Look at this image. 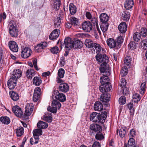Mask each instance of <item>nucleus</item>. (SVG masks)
Returning a JSON list of instances; mask_svg holds the SVG:
<instances>
[{
	"instance_id": "f257e3e1",
	"label": "nucleus",
	"mask_w": 147,
	"mask_h": 147,
	"mask_svg": "<svg viewBox=\"0 0 147 147\" xmlns=\"http://www.w3.org/2000/svg\"><path fill=\"white\" fill-rule=\"evenodd\" d=\"M9 32L12 36L16 37L18 36V30L16 28V25L15 22L11 21L8 25Z\"/></svg>"
},
{
	"instance_id": "f03ea898",
	"label": "nucleus",
	"mask_w": 147,
	"mask_h": 147,
	"mask_svg": "<svg viewBox=\"0 0 147 147\" xmlns=\"http://www.w3.org/2000/svg\"><path fill=\"white\" fill-rule=\"evenodd\" d=\"M142 34L143 37H145L147 35V30L146 28H142L140 33L136 32L133 34L134 40L136 42L139 41L141 39Z\"/></svg>"
},
{
	"instance_id": "7ed1b4c3",
	"label": "nucleus",
	"mask_w": 147,
	"mask_h": 147,
	"mask_svg": "<svg viewBox=\"0 0 147 147\" xmlns=\"http://www.w3.org/2000/svg\"><path fill=\"white\" fill-rule=\"evenodd\" d=\"M61 106L60 103L58 101L54 100L52 103V108L50 106H49L47 108L48 111L53 113H57V109H59Z\"/></svg>"
},
{
	"instance_id": "20e7f679",
	"label": "nucleus",
	"mask_w": 147,
	"mask_h": 147,
	"mask_svg": "<svg viewBox=\"0 0 147 147\" xmlns=\"http://www.w3.org/2000/svg\"><path fill=\"white\" fill-rule=\"evenodd\" d=\"M34 109L32 104H27L25 107V112L24 114L23 118L25 119H28V117L31 115Z\"/></svg>"
},
{
	"instance_id": "39448f33",
	"label": "nucleus",
	"mask_w": 147,
	"mask_h": 147,
	"mask_svg": "<svg viewBox=\"0 0 147 147\" xmlns=\"http://www.w3.org/2000/svg\"><path fill=\"white\" fill-rule=\"evenodd\" d=\"M53 97L58 100L61 102H63L65 101L66 98L65 95L62 93H59L57 90L54 91L52 94Z\"/></svg>"
},
{
	"instance_id": "423d86ee",
	"label": "nucleus",
	"mask_w": 147,
	"mask_h": 147,
	"mask_svg": "<svg viewBox=\"0 0 147 147\" xmlns=\"http://www.w3.org/2000/svg\"><path fill=\"white\" fill-rule=\"evenodd\" d=\"M101 116L100 113H98L95 112H93L90 115V120L93 122H100V119Z\"/></svg>"
},
{
	"instance_id": "0eeeda50",
	"label": "nucleus",
	"mask_w": 147,
	"mask_h": 147,
	"mask_svg": "<svg viewBox=\"0 0 147 147\" xmlns=\"http://www.w3.org/2000/svg\"><path fill=\"white\" fill-rule=\"evenodd\" d=\"M32 53V51L30 48L25 47L22 49L21 56L24 58H26L31 55Z\"/></svg>"
},
{
	"instance_id": "6e6552de",
	"label": "nucleus",
	"mask_w": 147,
	"mask_h": 147,
	"mask_svg": "<svg viewBox=\"0 0 147 147\" xmlns=\"http://www.w3.org/2000/svg\"><path fill=\"white\" fill-rule=\"evenodd\" d=\"M111 88V86L109 82L105 84L102 83L99 87L100 90L102 92L110 91Z\"/></svg>"
},
{
	"instance_id": "1a4fd4ad",
	"label": "nucleus",
	"mask_w": 147,
	"mask_h": 147,
	"mask_svg": "<svg viewBox=\"0 0 147 147\" xmlns=\"http://www.w3.org/2000/svg\"><path fill=\"white\" fill-rule=\"evenodd\" d=\"M73 42V41L69 38L67 37L65 39L64 44L66 50H69L72 48Z\"/></svg>"
},
{
	"instance_id": "9d476101",
	"label": "nucleus",
	"mask_w": 147,
	"mask_h": 147,
	"mask_svg": "<svg viewBox=\"0 0 147 147\" xmlns=\"http://www.w3.org/2000/svg\"><path fill=\"white\" fill-rule=\"evenodd\" d=\"M17 80L16 78L11 77L7 82L8 87L10 89H13L16 86Z\"/></svg>"
},
{
	"instance_id": "9b49d317",
	"label": "nucleus",
	"mask_w": 147,
	"mask_h": 147,
	"mask_svg": "<svg viewBox=\"0 0 147 147\" xmlns=\"http://www.w3.org/2000/svg\"><path fill=\"white\" fill-rule=\"evenodd\" d=\"M99 70L100 72L105 73L107 75H110L111 70L106 64H102L100 67Z\"/></svg>"
},
{
	"instance_id": "f8f14e48",
	"label": "nucleus",
	"mask_w": 147,
	"mask_h": 147,
	"mask_svg": "<svg viewBox=\"0 0 147 147\" xmlns=\"http://www.w3.org/2000/svg\"><path fill=\"white\" fill-rule=\"evenodd\" d=\"M13 112L17 117H21L23 116V112L22 109L19 106H15L12 109Z\"/></svg>"
},
{
	"instance_id": "ddd939ff",
	"label": "nucleus",
	"mask_w": 147,
	"mask_h": 147,
	"mask_svg": "<svg viewBox=\"0 0 147 147\" xmlns=\"http://www.w3.org/2000/svg\"><path fill=\"white\" fill-rule=\"evenodd\" d=\"M82 29L85 31L90 32L92 28V25L91 23L89 21H85L82 24Z\"/></svg>"
},
{
	"instance_id": "4468645a",
	"label": "nucleus",
	"mask_w": 147,
	"mask_h": 147,
	"mask_svg": "<svg viewBox=\"0 0 147 147\" xmlns=\"http://www.w3.org/2000/svg\"><path fill=\"white\" fill-rule=\"evenodd\" d=\"M48 45L47 42H42L35 47V49L38 52H41L47 47Z\"/></svg>"
},
{
	"instance_id": "2eb2a0df",
	"label": "nucleus",
	"mask_w": 147,
	"mask_h": 147,
	"mask_svg": "<svg viewBox=\"0 0 147 147\" xmlns=\"http://www.w3.org/2000/svg\"><path fill=\"white\" fill-rule=\"evenodd\" d=\"M107 45L110 48L113 49L115 48L118 49L117 44L116 41L112 38H109L107 39Z\"/></svg>"
},
{
	"instance_id": "dca6fc26",
	"label": "nucleus",
	"mask_w": 147,
	"mask_h": 147,
	"mask_svg": "<svg viewBox=\"0 0 147 147\" xmlns=\"http://www.w3.org/2000/svg\"><path fill=\"white\" fill-rule=\"evenodd\" d=\"M9 46L10 50L13 52H16L18 51V47L17 43L13 41L9 42Z\"/></svg>"
},
{
	"instance_id": "f3484780",
	"label": "nucleus",
	"mask_w": 147,
	"mask_h": 147,
	"mask_svg": "<svg viewBox=\"0 0 147 147\" xmlns=\"http://www.w3.org/2000/svg\"><path fill=\"white\" fill-rule=\"evenodd\" d=\"M41 94V89L39 87H37L34 90V95L33 97V100L36 102L38 101L40 96Z\"/></svg>"
},
{
	"instance_id": "a211bd4d",
	"label": "nucleus",
	"mask_w": 147,
	"mask_h": 147,
	"mask_svg": "<svg viewBox=\"0 0 147 147\" xmlns=\"http://www.w3.org/2000/svg\"><path fill=\"white\" fill-rule=\"evenodd\" d=\"M59 30L56 29L53 30L50 34L49 38L50 40H53L57 39L59 35Z\"/></svg>"
},
{
	"instance_id": "6ab92c4d",
	"label": "nucleus",
	"mask_w": 147,
	"mask_h": 147,
	"mask_svg": "<svg viewBox=\"0 0 147 147\" xmlns=\"http://www.w3.org/2000/svg\"><path fill=\"white\" fill-rule=\"evenodd\" d=\"M59 89L61 92H66L69 90V86L66 83H61L60 84Z\"/></svg>"
},
{
	"instance_id": "aec40b11",
	"label": "nucleus",
	"mask_w": 147,
	"mask_h": 147,
	"mask_svg": "<svg viewBox=\"0 0 147 147\" xmlns=\"http://www.w3.org/2000/svg\"><path fill=\"white\" fill-rule=\"evenodd\" d=\"M100 19L102 23H108V21L109 20V17L106 13H102L100 16Z\"/></svg>"
},
{
	"instance_id": "412c9836",
	"label": "nucleus",
	"mask_w": 147,
	"mask_h": 147,
	"mask_svg": "<svg viewBox=\"0 0 147 147\" xmlns=\"http://www.w3.org/2000/svg\"><path fill=\"white\" fill-rule=\"evenodd\" d=\"M118 29L121 33H124L127 31V26L125 22H122L118 26Z\"/></svg>"
},
{
	"instance_id": "4be33fe9",
	"label": "nucleus",
	"mask_w": 147,
	"mask_h": 147,
	"mask_svg": "<svg viewBox=\"0 0 147 147\" xmlns=\"http://www.w3.org/2000/svg\"><path fill=\"white\" fill-rule=\"evenodd\" d=\"M134 5L133 0H126L125 3L124 7L127 10L131 9Z\"/></svg>"
},
{
	"instance_id": "5701e85b",
	"label": "nucleus",
	"mask_w": 147,
	"mask_h": 147,
	"mask_svg": "<svg viewBox=\"0 0 147 147\" xmlns=\"http://www.w3.org/2000/svg\"><path fill=\"white\" fill-rule=\"evenodd\" d=\"M91 130L95 132H100L102 131L101 127L97 124H92L90 126Z\"/></svg>"
},
{
	"instance_id": "b1692460",
	"label": "nucleus",
	"mask_w": 147,
	"mask_h": 147,
	"mask_svg": "<svg viewBox=\"0 0 147 147\" xmlns=\"http://www.w3.org/2000/svg\"><path fill=\"white\" fill-rule=\"evenodd\" d=\"M83 46V43L79 40L73 41L72 47L74 49H80Z\"/></svg>"
},
{
	"instance_id": "393cba45",
	"label": "nucleus",
	"mask_w": 147,
	"mask_h": 147,
	"mask_svg": "<svg viewBox=\"0 0 147 147\" xmlns=\"http://www.w3.org/2000/svg\"><path fill=\"white\" fill-rule=\"evenodd\" d=\"M110 95L109 94H102L100 96V100L102 102H106L110 100Z\"/></svg>"
},
{
	"instance_id": "a878e982",
	"label": "nucleus",
	"mask_w": 147,
	"mask_h": 147,
	"mask_svg": "<svg viewBox=\"0 0 147 147\" xmlns=\"http://www.w3.org/2000/svg\"><path fill=\"white\" fill-rule=\"evenodd\" d=\"M22 75V72L19 69H16L14 70L13 72L12 77L16 78V79L20 78Z\"/></svg>"
},
{
	"instance_id": "bb28decb",
	"label": "nucleus",
	"mask_w": 147,
	"mask_h": 147,
	"mask_svg": "<svg viewBox=\"0 0 147 147\" xmlns=\"http://www.w3.org/2000/svg\"><path fill=\"white\" fill-rule=\"evenodd\" d=\"M9 95L11 98L14 101L18 100L19 98V96L16 92L13 91H11L9 92Z\"/></svg>"
},
{
	"instance_id": "cd10ccee",
	"label": "nucleus",
	"mask_w": 147,
	"mask_h": 147,
	"mask_svg": "<svg viewBox=\"0 0 147 147\" xmlns=\"http://www.w3.org/2000/svg\"><path fill=\"white\" fill-rule=\"evenodd\" d=\"M84 43L86 46L89 48H93L95 43L89 39H86Z\"/></svg>"
},
{
	"instance_id": "c85d7f7f",
	"label": "nucleus",
	"mask_w": 147,
	"mask_h": 147,
	"mask_svg": "<svg viewBox=\"0 0 147 147\" xmlns=\"http://www.w3.org/2000/svg\"><path fill=\"white\" fill-rule=\"evenodd\" d=\"M102 104L100 102H96L94 105V109L95 111H100L103 109Z\"/></svg>"
},
{
	"instance_id": "c756f323",
	"label": "nucleus",
	"mask_w": 147,
	"mask_h": 147,
	"mask_svg": "<svg viewBox=\"0 0 147 147\" xmlns=\"http://www.w3.org/2000/svg\"><path fill=\"white\" fill-rule=\"evenodd\" d=\"M43 119L49 122H51L52 120L51 114L49 113H45L43 117Z\"/></svg>"
},
{
	"instance_id": "7c9ffc66",
	"label": "nucleus",
	"mask_w": 147,
	"mask_h": 147,
	"mask_svg": "<svg viewBox=\"0 0 147 147\" xmlns=\"http://www.w3.org/2000/svg\"><path fill=\"white\" fill-rule=\"evenodd\" d=\"M35 73L34 70L32 69L28 70L26 73V75L28 79H31L32 76L34 75Z\"/></svg>"
},
{
	"instance_id": "2f4dec72",
	"label": "nucleus",
	"mask_w": 147,
	"mask_h": 147,
	"mask_svg": "<svg viewBox=\"0 0 147 147\" xmlns=\"http://www.w3.org/2000/svg\"><path fill=\"white\" fill-rule=\"evenodd\" d=\"M146 83L145 82L142 83L139 89L140 93L142 94H144L146 89Z\"/></svg>"
},
{
	"instance_id": "473e14b6",
	"label": "nucleus",
	"mask_w": 147,
	"mask_h": 147,
	"mask_svg": "<svg viewBox=\"0 0 147 147\" xmlns=\"http://www.w3.org/2000/svg\"><path fill=\"white\" fill-rule=\"evenodd\" d=\"M127 131L126 128L125 127H121L119 131V135L120 137L123 138L125 136Z\"/></svg>"
},
{
	"instance_id": "72a5a7b5",
	"label": "nucleus",
	"mask_w": 147,
	"mask_h": 147,
	"mask_svg": "<svg viewBox=\"0 0 147 147\" xmlns=\"http://www.w3.org/2000/svg\"><path fill=\"white\" fill-rule=\"evenodd\" d=\"M122 16L123 20L125 21H128L129 20L130 17V13L127 11H124L122 13Z\"/></svg>"
},
{
	"instance_id": "f704fd0d",
	"label": "nucleus",
	"mask_w": 147,
	"mask_h": 147,
	"mask_svg": "<svg viewBox=\"0 0 147 147\" xmlns=\"http://www.w3.org/2000/svg\"><path fill=\"white\" fill-rule=\"evenodd\" d=\"M90 19L91 22L93 24H96V28L97 30L98 31L99 35H100L101 34V32L100 31L98 25L97 24L98 20L97 19L93 17L91 18Z\"/></svg>"
},
{
	"instance_id": "c9c22d12",
	"label": "nucleus",
	"mask_w": 147,
	"mask_h": 147,
	"mask_svg": "<svg viewBox=\"0 0 147 147\" xmlns=\"http://www.w3.org/2000/svg\"><path fill=\"white\" fill-rule=\"evenodd\" d=\"M48 124L46 123L40 121L37 124V127L40 129H44L47 128L48 127Z\"/></svg>"
},
{
	"instance_id": "e433bc0d",
	"label": "nucleus",
	"mask_w": 147,
	"mask_h": 147,
	"mask_svg": "<svg viewBox=\"0 0 147 147\" xmlns=\"http://www.w3.org/2000/svg\"><path fill=\"white\" fill-rule=\"evenodd\" d=\"M33 82L34 84L38 86L41 83L42 80L39 77H35L33 79Z\"/></svg>"
},
{
	"instance_id": "4c0bfd02",
	"label": "nucleus",
	"mask_w": 147,
	"mask_h": 147,
	"mask_svg": "<svg viewBox=\"0 0 147 147\" xmlns=\"http://www.w3.org/2000/svg\"><path fill=\"white\" fill-rule=\"evenodd\" d=\"M93 47L95 49L94 51L96 52V53L98 54L100 53L102 50V47L100 45L98 44L95 43L94 44Z\"/></svg>"
},
{
	"instance_id": "58836bf2",
	"label": "nucleus",
	"mask_w": 147,
	"mask_h": 147,
	"mask_svg": "<svg viewBox=\"0 0 147 147\" xmlns=\"http://www.w3.org/2000/svg\"><path fill=\"white\" fill-rule=\"evenodd\" d=\"M108 23H101L100 26V28L103 34L106 32L108 29L109 26Z\"/></svg>"
},
{
	"instance_id": "ea45409f",
	"label": "nucleus",
	"mask_w": 147,
	"mask_h": 147,
	"mask_svg": "<svg viewBox=\"0 0 147 147\" xmlns=\"http://www.w3.org/2000/svg\"><path fill=\"white\" fill-rule=\"evenodd\" d=\"M76 7L73 3H70L69 5V9L70 13L74 15L76 12Z\"/></svg>"
},
{
	"instance_id": "a19ab883",
	"label": "nucleus",
	"mask_w": 147,
	"mask_h": 147,
	"mask_svg": "<svg viewBox=\"0 0 147 147\" xmlns=\"http://www.w3.org/2000/svg\"><path fill=\"white\" fill-rule=\"evenodd\" d=\"M0 120L1 122L4 124H8L10 122L9 118L6 116L1 117L0 118Z\"/></svg>"
},
{
	"instance_id": "79ce46f5",
	"label": "nucleus",
	"mask_w": 147,
	"mask_h": 147,
	"mask_svg": "<svg viewBox=\"0 0 147 147\" xmlns=\"http://www.w3.org/2000/svg\"><path fill=\"white\" fill-rule=\"evenodd\" d=\"M100 83L102 84L109 82V79L107 76L104 75L100 78Z\"/></svg>"
},
{
	"instance_id": "37998d69",
	"label": "nucleus",
	"mask_w": 147,
	"mask_h": 147,
	"mask_svg": "<svg viewBox=\"0 0 147 147\" xmlns=\"http://www.w3.org/2000/svg\"><path fill=\"white\" fill-rule=\"evenodd\" d=\"M16 133L17 136H21L24 133L23 128L21 127L18 128L16 129Z\"/></svg>"
},
{
	"instance_id": "c03bdc74",
	"label": "nucleus",
	"mask_w": 147,
	"mask_h": 147,
	"mask_svg": "<svg viewBox=\"0 0 147 147\" xmlns=\"http://www.w3.org/2000/svg\"><path fill=\"white\" fill-rule=\"evenodd\" d=\"M34 136L33 138H31L30 140V142L32 145L35 144H37L38 142L39 136Z\"/></svg>"
},
{
	"instance_id": "a18cd8bd",
	"label": "nucleus",
	"mask_w": 147,
	"mask_h": 147,
	"mask_svg": "<svg viewBox=\"0 0 147 147\" xmlns=\"http://www.w3.org/2000/svg\"><path fill=\"white\" fill-rule=\"evenodd\" d=\"M136 146L134 139L132 138H130L128 142V147H135Z\"/></svg>"
},
{
	"instance_id": "49530a36",
	"label": "nucleus",
	"mask_w": 147,
	"mask_h": 147,
	"mask_svg": "<svg viewBox=\"0 0 147 147\" xmlns=\"http://www.w3.org/2000/svg\"><path fill=\"white\" fill-rule=\"evenodd\" d=\"M128 69L127 67L124 66L123 68L120 72V75L122 76H125L127 74Z\"/></svg>"
},
{
	"instance_id": "de8ad7c7",
	"label": "nucleus",
	"mask_w": 147,
	"mask_h": 147,
	"mask_svg": "<svg viewBox=\"0 0 147 147\" xmlns=\"http://www.w3.org/2000/svg\"><path fill=\"white\" fill-rule=\"evenodd\" d=\"M140 100V98L139 94L136 93L133 95L132 101L138 103Z\"/></svg>"
},
{
	"instance_id": "09e8293b",
	"label": "nucleus",
	"mask_w": 147,
	"mask_h": 147,
	"mask_svg": "<svg viewBox=\"0 0 147 147\" xmlns=\"http://www.w3.org/2000/svg\"><path fill=\"white\" fill-rule=\"evenodd\" d=\"M33 135L39 136L42 134V130L41 129H37L33 131Z\"/></svg>"
},
{
	"instance_id": "8fccbe9b",
	"label": "nucleus",
	"mask_w": 147,
	"mask_h": 147,
	"mask_svg": "<svg viewBox=\"0 0 147 147\" xmlns=\"http://www.w3.org/2000/svg\"><path fill=\"white\" fill-rule=\"evenodd\" d=\"M70 22L72 25L75 26L78 24V19L74 17H72L70 18Z\"/></svg>"
},
{
	"instance_id": "3c124183",
	"label": "nucleus",
	"mask_w": 147,
	"mask_h": 147,
	"mask_svg": "<svg viewBox=\"0 0 147 147\" xmlns=\"http://www.w3.org/2000/svg\"><path fill=\"white\" fill-rule=\"evenodd\" d=\"M65 73V70L63 69L62 68L59 69L58 72V77L61 78H63L64 77Z\"/></svg>"
},
{
	"instance_id": "603ef678",
	"label": "nucleus",
	"mask_w": 147,
	"mask_h": 147,
	"mask_svg": "<svg viewBox=\"0 0 147 147\" xmlns=\"http://www.w3.org/2000/svg\"><path fill=\"white\" fill-rule=\"evenodd\" d=\"M107 113L106 112H104L102 113V114H101V117L100 119V123H103L104 122L107 117Z\"/></svg>"
},
{
	"instance_id": "864d4df0",
	"label": "nucleus",
	"mask_w": 147,
	"mask_h": 147,
	"mask_svg": "<svg viewBox=\"0 0 147 147\" xmlns=\"http://www.w3.org/2000/svg\"><path fill=\"white\" fill-rule=\"evenodd\" d=\"M123 42V39L122 37L121 36L118 37L117 41H116L117 44L118 45V48H119L121 46V44Z\"/></svg>"
},
{
	"instance_id": "5fc2aeb1",
	"label": "nucleus",
	"mask_w": 147,
	"mask_h": 147,
	"mask_svg": "<svg viewBox=\"0 0 147 147\" xmlns=\"http://www.w3.org/2000/svg\"><path fill=\"white\" fill-rule=\"evenodd\" d=\"M126 85L125 80L124 78H122L119 83V85L121 88L125 87Z\"/></svg>"
},
{
	"instance_id": "6e6d98bb",
	"label": "nucleus",
	"mask_w": 147,
	"mask_h": 147,
	"mask_svg": "<svg viewBox=\"0 0 147 147\" xmlns=\"http://www.w3.org/2000/svg\"><path fill=\"white\" fill-rule=\"evenodd\" d=\"M131 58L130 56H126L124 60V63L127 65H129L131 63Z\"/></svg>"
},
{
	"instance_id": "4d7b16f0",
	"label": "nucleus",
	"mask_w": 147,
	"mask_h": 147,
	"mask_svg": "<svg viewBox=\"0 0 147 147\" xmlns=\"http://www.w3.org/2000/svg\"><path fill=\"white\" fill-rule=\"evenodd\" d=\"M95 138L97 140H100L104 139V136L103 134L100 131L96 134Z\"/></svg>"
},
{
	"instance_id": "13d9d810",
	"label": "nucleus",
	"mask_w": 147,
	"mask_h": 147,
	"mask_svg": "<svg viewBox=\"0 0 147 147\" xmlns=\"http://www.w3.org/2000/svg\"><path fill=\"white\" fill-rule=\"evenodd\" d=\"M128 46V48L131 50H134L136 49V43L133 41L131 42Z\"/></svg>"
},
{
	"instance_id": "bf43d9fd",
	"label": "nucleus",
	"mask_w": 147,
	"mask_h": 147,
	"mask_svg": "<svg viewBox=\"0 0 147 147\" xmlns=\"http://www.w3.org/2000/svg\"><path fill=\"white\" fill-rule=\"evenodd\" d=\"M141 45L143 49L145 50L147 49V40H143L141 42Z\"/></svg>"
},
{
	"instance_id": "052dcab7",
	"label": "nucleus",
	"mask_w": 147,
	"mask_h": 147,
	"mask_svg": "<svg viewBox=\"0 0 147 147\" xmlns=\"http://www.w3.org/2000/svg\"><path fill=\"white\" fill-rule=\"evenodd\" d=\"M133 104L132 103L130 102L128 105V108L130 110L131 115L132 116L134 115V110L133 108Z\"/></svg>"
},
{
	"instance_id": "680f3d73",
	"label": "nucleus",
	"mask_w": 147,
	"mask_h": 147,
	"mask_svg": "<svg viewBox=\"0 0 147 147\" xmlns=\"http://www.w3.org/2000/svg\"><path fill=\"white\" fill-rule=\"evenodd\" d=\"M61 24V20L59 17L57 18L55 20L54 25L56 27H58L60 26Z\"/></svg>"
},
{
	"instance_id": "e2e57ef3",
	"label": "nucleus",
	"mask_w": 147,
	"mask_h": 147,
	"mask_svg": "<svg viewBox=\"0 0 147 147\" xmlns=\"http://www.w3.org/2000/svg\"><path fill=\"white\" fill-rule=\"evenodd\" d=\"M126 98L124 96H121L119 99V102L121 105L124 104L126 102Z\"/></svg>"
},
{
	"instance_id": "0e129e2a",
	"label": "nucleus",
	"mask_w": 147,
	"mask_h": 147,
	"mask_svg": "<svg viewBox=\"0 0 147 147\" xmlns=\"http://www.w3.org/2000/svg\"><path fill=\"white\" fill-rule=\"evenodd\" d=\"M96 59L97 61L100 63H102L103 61L102 56L101 54H97L96 56Z\"/></svg>"
},
{
	"instance_id": "69168bd1",
	"label": "nucleus",
	"mask_w": 147,
	"mask_h": 147,
	"mask_svg": "<svg viewBox=\"0 0 147 147\" xmlns=\"http://www.w3.org/2000/svg\"><path fill=\"white\" fill-rule=\"evenodd\" d=\"M102 60H103V64H106L109 61V58L105 54L102 55Z\"/></svg>"
},
{
	"instance_id": "338daca9",
	"label": "nucleus",
	"mask_w": 147,
	"mask_h": 147,
	"mask_svg": "<svg viewBox=\"0 0 147 147\" xmlns=\"http://www.w3.org/2000/svg\"><path fill=\"white\" fill-rule=\"evenodd\" d=\"M59 51V48L57 47H55L51 49V52L53 54H57Z\"/></svg>"
},
{
	"instance_id": "774afa93",
	"label": "nucleus",
	"mask_w": 147,
	"mask_h": 147,
	"mask_svg": "<svg viewBox=\"0 0 147 147\" xmlns=\"http://www.w3.org/2000/svg\"><path fill=\"white\" fill-rule=\"evenodd\" d=\"M33 65L35 69L37 70H38L39 69L38 68V67L37 65V60L36 59H34L32 60Z\"/></svg>"
}]
</instances>
